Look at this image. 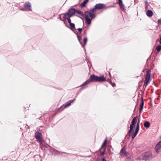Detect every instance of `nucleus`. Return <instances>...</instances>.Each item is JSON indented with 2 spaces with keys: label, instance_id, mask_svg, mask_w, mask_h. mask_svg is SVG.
Here are the masks:
<instances>
[{
  "label": "nucleus",
  "instance_id": "nucleus-1",
  "mask_svg": "<svg viewBox=\"0 0 161 161\" xmlns=\"http://www.w3.org/2000/svg\"><path fill=\"white\" fill-rule=\"evenodd\" d=\"M94 11H86L85 13V19L86 23L88 25L91 24V19L95 17Z\"/></svg>",
  "mask_w": 161,
  "mask_h": 161
},
{
  "label": "nucleus",
  "instance_id": "nucleus-2",
  "mask_svg": "<svg viewBox=\"0 0 161 161\" xmlns=\"http://www.w3.org/2000/svg\"><path fill=\"white\" fill-rule=\"evenodd\" d=\"M113 6H106L105 4L102 3H98L96 4L95 6L96 9H106L108 8L113 7Z\"/></svg>",
  "mask_w": 161,
  "mask_h": 161
},
{
  "label": "nucleus",
  "instance_id": "nucleus-3",
  "mask_svg": "<svg viewBox=\"0 0 161 161\" xmlns=\"http://www.w3.org/2000/svg\"><path fill=\"white\" fill-rule=\"evenodd\" d=\"M74 12H71L70 11H69L68 13L65 14L64 15V19H67L69 24L72 23H71V19L69 18L74 15Z\"/></svg>",
  "mask_w": 161,
  "mask_h": 161
},
{
  "label": "nucleus",
  "instance_id": "nucleus-4",
  "mask_svg": "<svg viewBox=\"0 0 161 161\" xmlns=\"http://www.w3.org/2000/svg\"><path fill=\"white\" fill-rule=\"evenodd\" d=\"M147 74L146 77L145 78V82L144 83V85L147 86L149 81L150 80V76H151V72L150 70L148 69L146 71Z\"/></svg>",
  "mask_w": 161,
  "mask_h": 161
},
{
  "label": "nucleus",
  "instance_id": "nucleus-5",
  "mask_svg": "<svg viewBox=\"0 0 161 161\" xmlns=\"http://www.w3.org/2000/svg\"><path fill=\"white\" fill-rule=\"evenodd\" d=\"M97 76L94 75H92L90 76L89 80L86 81L85 83L88 84L91 81H97Z\"/></svg>",
  "mask_w": 161,
  "mask_h": 161
},
{
  "label": "nucleus",
  "instance_id": "nucleus-6",
  "mask_svg": "<svg viewBox=\"0 0 161 161\" xmlns=\"http://www.w3.org/2000/svg\"><path fill=\"white\" fill-rule=\"evenodd\" d=\"M139 126H140V120L139 119L138 122L137 123L136 127V130L135 131V132L134 133H133L132 134L131 136L133 139H134V138L136 136L139 130Z\"/></svg>",
  "mask_w": 161,
  "mask_h": 161
},
{
  "label": "nucleus",
  "instance_id": "nucleus-7",
  "mask_svg": "<svg viewBox=\"0 0 161 161\" xmlns=\"http://www.w3.org/2000/svg\"><path fill=\"white\" fill-rule=\"evenodd\" d=\"M71 12H74V14H75L78 16L82 18L83 17V14L81 11H70Z\"/></svg>",
  "mask_w": 161,
  "mask_h": 161
},
{
  "label": "nucleus",
  "instance_id": "nucleus-8",
  "mask_svg": "<svg viewBox=\"0 0 161 161\" xmlns=\"http://www.w3.org/2000/svg\"><path fill=\"white\" fill-rule=\"evenodd\" d=\"M25 8L28 10H31V3L29 2L25 3L24 5Z\"/></svg>",
  "mask_w": 161,
  "mask_h": 161
},
{
  "label": "nucleus",
  "instance_id": "nucleus-9",
  "mask_svg": "<svg viewBox=\"0 0 161 161\" xmlns=\"http://www.w3.org/2000/svg\"><path fill=\"white\" fill-rule=\"evenodd\" d=\"M42 135L41 133L37 132L35 134V137L37 139V141L39 142H41V136Z\"/></svg>",
  "mask_w": 161,
  "mask_h": 161
},
{
  "label": "nucleus",
  "instance_id": "nucleus-10",
  "mask_svg": "<svg viewBox=\"0 0 161 161\" xmlns=\"http://www.w3.org/2000/svg\"><path fill=\"white\" fill-rule=\"evenodd\" d=\"M128 154V153L125 151V148H123L121 149L120 153V154L121 156H127Z\"/></svg>",
  "mask_w": 161,
  "mask_h": 161
},
{
  "label": "nucleus",
  "instance_id": "nucleus-11",
  "mask_svg": "<svg viewBox=\"0 0 161 161\" xmlns=\"http://www.w3.org/2000/svg\"><path fill=\"white\" fill-rule=\"evenodd\" d=\"M161 141H160L159 142H158L156 146L155 147V149L156 151L158 153L159 152V150L161 148Z\"/></svg>",
  "mask_w": 161,
  "mask_h": 161
},
{
  "label": "nucleus",
  "instance_id": "nucleus-12",
  "mask_svg": "<svg viewBox=\"0 0 161 161\" xmlns=\"http://www.w3.org/2000/svg\"><path fill=\"white\" fill-rule=\"evenodd\" d=\"M97 81L103 82L106 80V78L103 75H101L99 77L97 76Z\"/></svg>",
  "mask_w": 161,
  "mask_h": 161
},
{
  "label": "nucleus",
  "instance_id": "nucleus-13",
  "mask_svg": "<svg viewBox=\"0 0 161 161\" xmlns=\"http://www.w3.org/2000/svg\"><path fill=\"white\" fill-rule=\"evenodd\" d=\"M88 0H85L80 5V6L81 8L85 7L86 3H88Z\"/></svg>",
  "mask_w": 161,
  "mask_h": 161
},
{
  "label": "nucleus",
  "instance_id": "nucleus-14",
  "mask_svg": "<svg viewBox=\"0 0 161 161\" xmlns=\"http://www.w3.org/2000/svg\"><path fill=\"white\" fill-rule=\"evenodd\" d=\"M146 14L148 16L150 17L152 16L153 13L152 11H147Z\"/></svg>",
  "mask_w": 161,
  "mask_h": 161
},
{
  "label": "nucleus",
  "instance_id": "nucleus-15",
  "mask_svg": "<svg viewBox=\"0 0 161 161\" xmlns=\"http://www.w3.org/2000/svg\"><path fill=\"white\" fill-rule=\"evenodd\" d=\"M143 105H144V102H143V100H142L140 103V113H141L142 110L143 108Z\"/></svg>",
  "mask_w": 161,
  "mask_h": 161
},
{
  "label": "nucleus",
  "instance_id": "nucleus-16",
  "mask_svg": "<svg viewBox=\"0 0 161 161\" xmlns=\"http://www.w3.org/2000/svg\"><path fill=\"white\" fill-rule=\"evenodd\" d=\"M107 139H106L104 141L102 146H101V148L105 147V148L107 144Z\"/></svg>",
  "mask_w": 161,
  "mask_h": 161
},
{
  "label": "nucleus",
  "instance_id": "nucleus-17",
  "mask_svg": "<svg viewBox=\"0 0 161 161\" xmlns=\"http://www.w3.org/2000/svg\"><path fill=\"white\" fill-rule=\"evenodd\" d=\"M74 101V100H71L67 102L64 105L65 107H66L69 106L70 105L71 103H72Z\"/></svg>",
  "mask_w": 161,
  "mask_h": 161
},
{
  "label": "nucleus",
  "instance_id": "nucleus-18",
  "mask_svg": "<svg viewBox=\"0 0 161 161\" xmlns=\"http://www.w3.org/2000/svg\"><path fill=\"white\" fill-rule=\"evenodd\" d=\"M144 125L145 127L148 128L150 126V123L149 122L146 121L144 123Z\"/></svg>",
  "mask_w": 161,
  "mask_h": 161
},
{
  "label": "nucleus",
  "instance_id": "nucleus-19",
  "mask_svg": "<svg viewBox=\"0 0 161 161\" xmlns=\"http://www.w3.org/2000/svg\"><path fill=\"white\" fill-rule=\"evenodd\" d=\"M137 121V117L134 118L132 120L131 124L134 125Z\"/></svg>",
  "mask_w": 161,
  "mask_h": 161
},
{
  "label": "nucleus",
  "instance_id": "nucleus-20",
  "mask_svg": "<svg viewBox=\"0 0 161 161\" xmlns=\"http://www.w3.org/2000/svg\"><path fill=\"white\" fill-rule=\"evenodd\" d=\"M40 143V146L41 147H43L45 146H46V144L44 142H42V140L41 142H39Z\"/></svg>",
  "mask_w": 161,
  "mask_h": 161
},
{
  "label": "nucleus",
  "instance_id": "nucleus-21",
  "mask_svg": "<svg viewBox=\"0 0 161 161\" xmlns=\"http://www.w3.org/2000/svg\"><path fill=\"white\" fill-rule=\"evenodd\" d=\"M145 9L146 10L147 9L149 8L148 7L149 6L148 3L147 1H145Z\"/></svg>",
  "mask_w": 161,
  "mask_h": 161
},
{
  "label": "nucleus",
  "instance_id": "nucleus-22",
  "mask_svg": "<svg viewBox=\"0 0 161 161\" xmlns=\"http://www.w3.org/2000/svg\"><path fill=\"white\" fill-rule=\"evenodd\" d=\"M119 5L122 8H123L124 5L122 3V0H118Z\"/></svg>",
  "mask_w": 161,
  "mask_h": 161
},
{
  "label": "nucleus",
  "instance_id": "nucleus-23",
  "mask_svg": "<svg viewBox=\"0 0 161 161\" xmlns=\"http://www.w3.org/2000/svg\"><path fill=\"white\" fill-rule=\"evenodd\" d=\"M156 49L158 52H160V51L161 50V46L159 45V46H157V47H156Z\"/></svg>",
  "mask_w": 161,
  "mask_h": 161
},
{
  "label": "nucleus",
  "instance_id": "nucleus-24",
  "mask_svg": "<svg viewBox=\"0 0 161 161\" xmlns=\"http://www.w3.org/2000/svg\"><path fill=\"white\" fill-rule=\"evenodd\" d=\"M133 125H132V124H131L130 125V130L129 131V133H130L132 131V130H133Z\"/></svg>",
  "mask_w": 161,
  "mask_h": 161
},
{
  "label": "nucleus",
  "instance_id": "nucleus-25",
  "mask_svg": "<svg viewBox=\"0 0 161 161\" xmlns=\"http://www.w3.org/2000/svg\"><path fill=\"white\" fill-rule=\"evenodd\" d=\"M126 159L128 161H133V159L130 157H127L126 158Z\"/></svg>",
  "mask_w": 161,
  "mask_h": 161
},
{
  "label": "nucleus",
  "instance_id": "nucleus-26",
  "mask_svg": "<svg viewBox=\"0 0 161 161\" xmlns=\"http://www.w3.org/2000/svg\"><path fill=\"white\" fill-rule=\"evenodd\" d=\"M87 39L86 37H85L84 39L83 42L84 44L85 45L87 42Z\"/></svg>",
  "mask_w": 161,
  "mask_h": 161
},
{
  "label": "nucleus",
  "instance_id": "nucleus-27",
  "mask_svg": "<svg viewBox=\"0 0 161 161\" xmlns=\"http://www.w3.org/2000/svg\"><path fill=\"white\" fill-rule=\"evenodd\" d=\"M69 25L71 28H72L73 29L75 28V24L74 23H72L71 24H69Z\"/></svg>",
  "mask_w": 161,
  "mask_h": 161
},
{
  "label": "nucleus",
  "instance_id": "nucleus-28",
  "mask_svg": "<svg viewBox=\"0 0 161 161\" xmlns=\"http://www.w3.org/2000/svg\"><path fill=\"white\" fill-rule=\"evenodd\" d=\"M82 30V28H78L77 30L80 33L81 32Z\"/></svg>",
  "mask_w": 161,
  "mask_h": 161
},
{
  "label": "nucleus",
  "instance_id": "nucleus-29",
  "mask_svg": "<svg viewBox=\"0 0 161 161\" xmlns=\"http://www.w3.org/2000/svg\"><path fill=\"white\" fill-rule=\"evenodd\" d=\"M158 24H161V19H159L158 20Z\"/></svg>",
  "mask_w": 161,
  "mask_h": 161
},
{
  "label": "nucleus",
  "instance_id": "nucleus-30",
  "mask_svg": "<svg viewBox=\"0 0 161 161\" xmlns=\"http://www.w3.org/2000/svg\"><path fill=\"white\" fill-rule=\"evenodd\" d=\"M69 10H77V9H76L74 8H70Z\"/></svg>",
  "mask_w": 161,
  "mask_h": 161
},
{
  "label": "nucleus",
  "instance_id": "nucleus-31",
  "mask_svg": "<svg viewBox=\"0 0 161 161\" xmlns=\"http://www.w3.org/2000/svg\"><path fill=\"white\" fill-rule=\"evenodd\" d=\"M102 161H107L104 158H103L102 160Z\"/></svg>",
  "mask_w": 161,
  "mask_h": 161
},
{
  "label": "nucleus",
  "instance_id": "nucleus-32",
  "mask_svg": "<svg viewBox=\"0 0 161 161\" xmlns=\"http://www.w3.org/2000/svg\"><path fill=\"white\" fill-rule=\"evenodd\" d=\"M112 86L114 87V86H116V85H115V83H113V84H112Z\"/></svg>",
  "mask_w": 161,
  "mask_h": 161
},
{
  "label": "nucleus",
  "instance_id": "nucleus-33",
  "mask_svg": "<svg viewBox=\"0 0 161 161\" xmlns=\"http://www.w3.org/2000/svg\"><path fill=\"white\" fill-rule=\"evenodd\" d=\"M159 43L161 44V40H159Z\"/></svg>",
  "mask_w": 161,
  "mask_h": 161
},
{
  "label": "nucleus",
  "instance_id": "nucleus-34",
  "mask_svg": "<svg viewBox=\"0 0 161 161\" xmlns=\"http://www.w3.org/2000/svg\"><path fill=\"white\" fill-rule=\"evenodd\" d=\"M160 40H161V36L160 37Z\"/></svg>",
  "mask_w": 161,
  "mask_h": 161
},
{
  "label": "nucleus",
  "instance_id": "nucleus-35",
  "mask_svg": "<svg viewBox=\"0 0 161 161\" xmlns=\"http://www.w3.org/2000/svg\"><path fill=\"white\" fill-rule=\"evenodd\" d=\"M92 10H94V8H93L92 9Z\"/></svg>",
  "mask_w": 161,
  "mask_h": 161
},
{
  "label": "nucleus",
  "instance_id": "nucleus-36",
  "mask_svg": "<svg viewBox=\"0 0 161 161\" xmlns=\"http://www.w3.org/2000/svg\"><path fill=\"white\" fill-rule=\"evenodd\" d=\"M102 154H103V153H102Z\"/></svg>",
  "mask_w": 161,
  "mask_h": 161
},
{
  "label": "nucleus",
  "instance_id": "nucleus-37",
  "mask_svg": "<svg viewBox=\"0 0 161 161\" xmlns=\"http://www.w3.org/2000/svg\"><path fill=\"white\" fill-rule=\"evenodd\" d=\"M160 138H161V136H160Z\"/></svg>",
  "mask_w": 161,
  "mask_h": 161
}]
</instances>
